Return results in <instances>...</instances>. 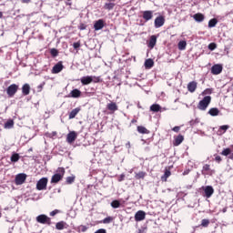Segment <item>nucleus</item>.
<instances>
[{"label": "nucleus", "instance_id": "a19ab883", "mask_svg": "<svg viewBox=\"0 0 233 233\" xmlns=\"http://www.w3.org/2000/svg\"><path fill=\"white\" fill-rule=\"evenodd\" d=\"M76 181V177H67L66 179V183L67 185H72Z\"/></svg>", "mask_w": 233, "mask_h": 233}, {"label": "nucleus", "instance_id": "20e7f679", "mask_svg": "<svg viewBox=\"0 0 233 233\" xmlns=\"http://www.w3.org/2000/svg\"><path fill=\"white\" fill-rule=\"evenodd\" d=\"M19 90V86L16 84H12L6 88V94L8 97H14L17 91Z\"/></svg>", "mask_w": 233, "mask_h": 233}, {"label": "nucleus", "instance_id": "aec40b11", "mask_svg": "<svg viewBox=\"0 0 233 233\" xmlns=\"http://www.w3.org/2000/svg\"><path fill=\"white\" fill-rule=\"evenodd\" d=\"M156 43H157V36L156 35H151L149 42L147 44L148 48H154V46H156Z\"/></svg>", "mask_w": 233, "mask_h": 233}, {"label": "nucleus", "instance_id": "49530a36", "mask_svg": "<svg viewBox=\"0 0 233 233\" xmlns=\"http://www.w3.org/2000/svg\"><path fill=\"white\" fill-rule=\"evenodd\" d=\"M101 76H92V83H101Z\"/></svg>", "mask_w": 233, "mask_h": 233}, {"label": "nucleus", "instance_id": "f3484780", "mask_svg": "<svg viewBox=\"0 0 233 233\" xmlns=\"http://www.w3.org/2000/svg\"><path fill=\"white\" fill-rule=\"evenodd\" d=\"M185 141V137L183 135H178L175 137V140L173 142L174 147H179Z\"/></svg>", "mask_w": 233, "mask_h": 233}, {"label": "nucleus", "instance_id": "7ed1b4c3", "mask_svg": "<svg viewBox=\"0 0 233 233\" xmlns=\"http://www.w3.org/2000/svg\"><path fill=\"white\" fill-rule=\"evenodd\" d=\"M36 222L40 223V225H47L50 227V225H52V218L45 214H42L36 217Z\"/></svg>", "mask_w": 233, "mask_h": 233}, {"label": "nucleus", "instance_id": "4be33fe9", "mask_svg": "<svg viewBox=\"0 0 233 233\" xmlns=\"http://www.w3.org/2000/svg\"><path fill=\"white\" fill-rule=\"evenodd\" d=\"M229 128H230V126L228 125L220 126L218 130V135L223 136V134H225V132H227Z\"/></svg>", "mask_w": 233, "mask_h": 233}, {"label": "nucleus", "instance_id": "c85d7f7f", "mask_svg": "<svg viewBox=\"0 0 233 233\" xmlns=\"http://www.w3.org/2000/svg\"><path fill=\"white\" fill-rule=\"evenodd\" d=\"M145 68H147V70H149V68H152V66H154V60L151 58H148L145 61Z\"/></svg>", "mask_w": 233, "mask_h": 233}, {"label": "nucleus", "instance_id": "680f3d73", "mask_svg": "<svg viewBox=\"0 0 233 233\" xmlns=\"http://www.w3.org/2000/svg\"><path fill=\"white\" fill-rule=\"evenodd\" d=\"M3 214L0 212V218H2Z\"/></svg>", "mask_w": 233, "mask_h": 233}, {"label": "nucleus", "instance_id": "1a4fd4ad", "mask_svg": "<svg viewBox=\"0 0 233 233\" xmlns=\"http://www.w3.org/2000/svg\"><path fill=\"white\" fill-rule=\"evenodd\" d=\"M76 139H77V133L76 131H70L67 134L66 142L69 143V145H72V143H74V141H76Z\"/></svg>", "mask_w": 233, "mask_h": 233}, {"label": "nucleus", "instance_id": "5fc2aeb1", "mask_svg": "<svg viewBox=\"0 0 233 233\" xmlns=\"http://www.w3.org/2000/svg\"><path fill=\"white\" fill-rule=\"evenodd\" d=\"M21 3L28 5V3H32V0H21Z\"/></svg>", "mask_w": 233, "mask_h": 233}, {"label": "nucleus", "instance_id": "6e6552de", "mask_svg": "<svg viewBox=\"0 0 233 233\" xmlns=\"http://www.w3.org/2000/svg\"><path fill=\"white\" fill-rule=\"evenodd\" d=\"M144 21L148 22L154 18V11L147 10L142 12Z\"/></svg>", "mask_w": 233, "mask_h": 233}, {"label": "nucleus", "instance_id": "72a5a7b5", "mask_svg": "<svg viewBox=\"0 0 233 233\" xmlns=\"http://www.w3.org/2000/svg\"><path fill=\"white\" fill-rule=\"evenodd\" d=\"M20 157H21L19 156V154L14 153V154L11 156V161H12V163H17V161H19Z\"/></svg>", "mask_w": 233, "mask_h": 233}, {"label": "nucleus", "instance_id": "473e14b6", "mask_svg": "<svg viewBox=\"0 0 233 233\" xmlns=\"http://www.w3.org/2000/svg\"><path fill=\"white\" fill-rule=\"evenodd\" d=\"M146 176H147V172L140 171V172L136 174L135 177H136V179H145Z\"/></svg>", "mask_w": 233, "mask_h": 233}, {"label": "nucleus", "instance_id": "423d86ee", "mask_svg": "<svg viewBox=\"0 0 233 233\" xmlns=\"http://www.w3.org/2000/svg\"><path fill=\"white\" fill-rule=\"evenodd\" d=\"M223 72V66L221 64H216L211 67V74L213 76H219Z\"/></svg>", "mask_w": 233, "mask_h": 233}, {"label": "nucleus", "instance_id": "f257e3e1", "mask_svg": "<svg viewBox=\"0 0 233 233\" xmlns=\"http://www.w3.org/2000/svg\"><path fill=\"white\" fill-rule=\"evenodd\" d=\"M56 172L57 173L51 177L52 184H57L59 181L63 180V177H65V167H58Z\"/></svg>", "mask_w": 233, "mask_h": 233}, {"label": "nucleus", "instance_id": "c9c22d12", "mask_svg": "<svg viewBox=\"0 0 233 233\" xmlns=\"http://www.w3.org/2000/svg\"><path fill=\"white\" fill-rule=\"evenodd\" d=\"M115 6H116V4H114V3H106V4H105L104 8L106 10H114Z\"/></svg>", "mask_w": 233, "mask_h": 233}, {"label": "nucleus", "instance_id": "9d476101", "mask_svg": "<svg viewBox=\"0 0 233 233\" xmlns=\"http://www.w3.org/2000/svg\"><path fill=\"white\" fill-rule=\"evenodd\" d=\"M202 188L204 190L205 198H212V195L214 194V187H212V186L202 187Z\"/></svg>", "mask_w": 233, "mask_h": 233}, {"label": "nucleus", "instance_id": "a18cd8bd", "mask_svg": "<svg viewBox=\"0 0 233 233\" xmlns=\"http://www.w3.org/2000/svg\"><path fill=\"white\" fill-rule=\"evenodd\" d=\"M208 50H216L218 48V45L216 43H210L208 46Z\"/></svg>", "mask_w": 233, "mask_h": 233}, {"label": "nucleus", "instance_id": "8fccbe9b", "mask_svg": "<svg viewBox=\"0 0 233 233\" xmlns=\"http://www.w3.org/2000/svg\"><path fill=\"white\" fill-rule=\"evenodd\" d=\"M172 130H173V132H179V130H181V127H179V126H176V127H174L173 128H172Z\"/></svg>", "mask_w": 233, "mask_h": 233}, {"label": "nucleus", "instance_id": "4468645a", "mask_svg": "<svg viewBox=\"0 0 233 233\" xmlns=\"http://www.w3.org/2000/svg\"><path fill=\"white\" fill-rule=\"evenodd\" d=\"M63 68H65V66H63V62L60 61L53 66L52 74H59V72H61Z\"/></svg>", "mask_w": 233, "mask_h": 233}, {"label": "nucleus", "instance_id": "bb28decb", "mask_svg": "<svg viewBox=\"0 0 233 233\" xmlns=\"http://www.w3.org/2000/svg\"><path fill=\"white\" fill-rule=\"evenodd\" d=\"M137 130L138 134H150V130H148L147 127H145L143 126H138L137 127Z\"/></svg>", "mask_w": 233, "mask_h": 233}, {"label": "nucleus", "instance_id": "9b49d317", "mask_svg": "<svg viewBox=\"0 0 233 233\" xmlns=\"http://www.w3.org/2000/svg\"><path fill=\"white\" fill-rule=\"evenodd\" d=\"M214 170L210 168V165L205 164L202 167V175L203 176H212L214 174Z\"/></svg>", "mask_w": 233, "mask_h": 233}, {"label": "nucleus", "instance_id": "a211bd4d", "mask_svg": "<svg viewBox=\"0 0 233 233\" xmlns=\"http://www.w3.org/2000/svg\"><path fill=\"white\" fill-rule=\"evenodd\" d=\"M106 108H107V110L112 112V114H114V112L118 110L117 104H116V102H111V103L107 104Z\"/></svg>", "mask_w": 233, "mask_h": 233}, {"label": "nucleus", "instance_id": "ea45409f", "mask_svg": "<svg viewBox=\"0 0 233 233\" xmlns=\"http://www.w3.org/2000/svg\"><path fill=\"white\" fill-rule=\"evenodd\" d=\"M113 221H114V218L106 217L102 220V223H104L105 225H108V223H112Z\"/></svg>", "mask_w": 233, "mask_h": 233}, {"label": "nucleus", "instance_id": "6ab92c4d", "mask_svg": "<svg viewBox=\"0 0 233 233\" xmlns=\"http://www.w3.org/2000/svg\"><path fill=\"white\" fill-rule=\"evenodd\" d=\"M56 230H65V228H68V225L66 222L61 220L56 224Z\"/></svg>", "mask_w": 233, "mask_h": 233}, {"label": "nucleus", "instance_id": "e433bc0d", "mask_svg": "<svg viewBox=\"0 0 233 233\" xmlns=\"http://www.w3.org/2000/svg\"><path fill=\"white\" fill-rule=\"evenodd\" d=\"M187 48V41L178 42V50H185Z\"/></svg>", "mask_w": 233, "mask_h": 233}, {"label": "nucleus", "instance_id": "5701e85b", "mask_svg": "<svg viewBox=\"0 0 233 233\" xmlns=\"http://www.w3.org/2000/svg\"><path fill=\"white\" fill-rule=\"evenodd\" d=\"M81 83L84 86L90 85V83H92V76H83L81 78Z\"/></svg>", "mask_w": 233, "mask_h": 233}, {"label": "nucleus", "instance_id": "c756f323", "mask_svg": "<svg viewBox=\"0 0 233 233\" xmlns=\"http://www.w3.org/2000/svg\"><path fill=\"white\" fill-rule=\"evenodd\" d=\"M70 96L74 98L81 97V91L79 89H73Z\"/></svg>", "mask_w": 233, "mask_h": 233}, {"label": "nucleus", "instance_id": "3c124183", "mask_svg": "<svg viewBox=\"0 0 233 233\" xmlns=\"http://www.w3.org/2000/svg\"><path fill=\"white\" fill-rule=\"evenodd\" d=\"M79 30H86V25H85V24H80V25H79Z\"/></svg>", "mask_w": 233, "mask_h": 233}, {"label": "nucleus", "instance_id": "c03bdc74", "mask_svg": "<svg viewBox=\"0 0 233 233\" xmlns=\"http://www.w3.org/2000/svg\"><path fill=\"white\" fill-rule=\"evenodd\" d=\"M57 214H61V210L55 209L49 213V216H51V218H54L55 216H57Z\"/></svg>", "mask_w": 233, "mask_h": 233}, {"label": "nucleus", "instance_id": "4d7b16f0", "mask_svg": "<svg viewBox=\"0 0 233 233\" xmlns=\"http://www.w3.org/2000/svg\"><path fill=\"white\" fill-rule=\"evenodd\" d=\"M131 123H132V125H134V124L137 123V119H132Z\"/></svg>", "mask_w": 233, "mask_h": 233}, {"label": "nucleus", "instance_id": "bf43d9fd", "mask_svg": "<svg viewBox=\"0 0 233 233\" xmlns=\"http://www.w3.org/2000/svg\"><path fill=\"white\" fill-rule=\"evenodd\" d=\"M66 5H67V6H72V4H71L70 2H67V3H66Z\"/></svg>", "mask_w": 233, "mask_h": 233}, {"label": "nucleus", "instance_id": "603ef678", "mask_svg": "<svg viewBox=\"0 0 233 233\" xmlns=\"http://www.w3.org/2000/svg\"><path fill=\"white\" fill-rule=\"evenodd\" d=\"M215 161H217V163H221V161H223V159L219 156H216Z\"/></svg>", "mask_w": 233, "mask_h": 233}, {"label": "nucleus", "instance_id": "393cba45", "mask_svg": "<svg viewBox=\"0 0 233 233\" xmlns=\"http://www.w3.org/2000/svg\"><path fill=\"white\" fill-rule=\"evenodd\" d=\"M79 112H81V107H76V108L73 109L69 113V119H74V117H76V116H77V114H79Z\"/></svg>", "mask_w": 233, "mask_h": 233}, {"label": "nucleus", "instance_id": "37998d69", "mask_svg": "<svg viewBox=\"0 0 233 233\" xmlns=\"http://www.w3.org/2000/svg\"><path fill=\"white\" fill-rule=\"evenodd\" d=\"M208 225H210V220H208V219H207V218L202 219V221H201V227L207 228V227H208Z\"/></svg>", "mask_w": 233, "mask_h": 233}, {"label": "nucleus", "instance_id": "f704fd0d", "mask_svg": "<svg viewBox=\"0 0 233 233\" xmlns=\"http://www.w3.org/2000/svg\"><path fill=\"white\" fill-rule=\"evenodd\" d=\"M218 25V19L217 18H213V19H210L208 21V27L209 28H214V26H216Z\"/></svg>", "mask_w": 233, "mask_h": 233}, {"label": "nucleus", "instance_id": "6e6d98bb", "mask_svg": "<svg viewBox=\"0 0 233 233\" xmlns=\"http://www.w3.org/2000/svg\"><path fill=\"white\" fill-rule=\"evenodd\" d=\"M118 181L121 182V181H125V175H121L118 178Z\"/></svg>", "mask_w": 233, "mask_h": 233}, {"label": "nucleus", "instance_id": "13d9d810", "mask_svg": "<svg viewBox=\"0 0 233 233\" xmlns=\"http://www.w3.org/2000/svg\"><path fill=\"white\" fill-rule=\"evenodd\" d=\"M188 172H189L188 170L184 171L183 176H187Z\"/></svg>", "mask_w": 233, "mask_h": 233}, {"label": "nucleus", "instance_id": "f8f14e48", "mask_svg": "<svg viewBox=\"0 0 233 233\" xmlns=\"http://www.w3.org/2000/svg\"><path fill=\"white\" fill-rule=\"evenodd\" d=\"M165 25V16L160 15L155 19V28H161Z\"/></svg>", "mask_w": 233, "mask_h": 233}, {"label": "nucleus", "instance_id": "dca6fc26", "mask_svg": "<svg viewBox=\"0 0 233 233\" xmlns=\"http://www.w3.org/2000/svg\"><path fill=\"white\" fill-rule=\"evenodd\" d=\"M198 89V82L196 81H191L187 84V90L188 92H190L191 94H194V92H196V90Z\"/></svg>", "mask_w": 233, "mask_h": 233}, {"label": "nucleus", "instance_id": "4c0bfd02", "mask_svg": "<svg viewBox=\"0 0 233 233\" xmlns=\"http://www.w3.org/2000/svg\"><path fill=\"white\" fill-rule=\"evenodd\" d=\"M221 156H230V154H232V149H230L229 147H227L225 149L222 150V152L220 153Z\"/></svg>", "mask_w": 233, "mask_h": 233}, {"label": "nucleus", "instance_id": "cd10ccee", "mask_svg": "<svg viewBox=\"0 0 233 233\" xmlns=\"http://www.w3.org/2000/svg\"><path fill=\"white\" fill-rule=\"evenodd\" d=\"M170 176H172L170 169L166 168L164 175L161 177V180L167 182V180L168 179V177H170Z\"/></svg>", "mask_w": 233, "mask_h": 233}, {"label": "nucleus", "instance_id": "b1692460", "mask_svg": "<svg viewBox=\"0 0 233 233\" xmlns=\"http://www.w3.org/2000/svg\"><path fill=\"white\" fill-rule=\"evenodd\" d=\"M22 94H23V96H28L30 94V85L29 84H25L22 86Z\"/></svg>", "mask_w": 233, "mask_h": 233}, {"label": "nucleus", "instance_id": "7c9ffc66", "mask_svg": "<svg viewBox=\"0 0 233 233\" xmlns=\"http://www.w3.org/2000/svg\"><path fill=\"white\" fill-rule=\"evenodd\" d=\"M14 125H15L14 120L13 119H9V120H7L5 123L4 128H8V129L14 128Z\"/></svg>", "mask_w": 233, "mask_h": 233}, {"label": "nucleus", "instance_id": "39448f33", "mask_svg": "<svg viewBox=\"0 0 233 233\" xmlns=\"http://www.w3.org/2000/svg\"><path fill=\"white\" fill-rule=\"evenodd\" d=\"M47 185H48V178L42 177L36 183V190H46Z\"/></svg>", "mask_w": 233, "mask_h": 233}, {"label": "nucleus", "instance_id": "0eeeda50", "mask_svg": "<svg viewBox=\"0 0 233 233\" xmlns=\"http://www.w3.org/2000/svg\"><path fill=\"white\" fill-rule=\"evenodd\" d=\"M26 181V174L19 173L15 176V185H23Z\"/></svg>", "mask_w": 233, "mask_h": 233}, {"label": "nucleus", "instance_id": "79ce46f5", "mask_svg": "<svg viewBox=\"0 0 233 233\" xmlns=\"http://www.w3.org/2000/svg\"><path fill=\"white\" fill-rule=\"evenodd\" d=\"M50 54L53 57H57V56H59V51H57L56 48H52L50 50Z\"/></svg>", "mask_w": 233, "mask_h": 233}, {"label": "nucleus", "instance_id": "2f4dec72", "mask_svg": "<svg viewBox=\"0 0 233 233\" xmlns=\"http://www.w3.org/2000/svg\"><path fill=\"white\" fill-rule=\"evenodd\" d=\"M150 110L151 112H159V110H161V106H159V104H153L150 106Z\"/></svg>", "mask_w": 233, "mask_h": 233}, {"label": "nucleus", "instance_id": "e2e57ef3", "mask_svg": "<svg viewBox=\"0 0 233 233\" xmlns=\"http://www.w3.org/2000/svg\"><path fill=\"white\" fill-rule=\"evenodd\" d=\"M67 1H70V0H67Z\"/></svg>", "mask_w": 233, "mask_h": 233}, {"label": "nucleus", "instance_id": "de8ad7c7", "mask_svg": "<svg viewBox=\"0 0 233 233\" xmlns=\"http://www.w3.org/2000/svg\"><path fill=\"white\" fill-rule=\"evenodd\" d=\"M79 229L81 230V232H86V230H88V228L85 225H81L79 226Z\"/></svg>", "mask_w": 233, "mask_h": 233}, {"label": "nucleus", "instance_id": "864d4df0", "mask_svg": "<svg viewBox=\"0 0 233 233\" xmlns=\"http://www.w3.org/2000/svg\"><path fill=\"white\" fill-rule=\"evenodd\" d=\"M95 233H106V229L100 228V229L96 230Z\"/></svg>", "mask_w": 233, "mask_h": 233}, {"label": "nucleus", "instance_id": "ddd939ff", "mask_svg": "<svg viewBox=\"0 0 233 233\" xmlns=\"http://www.w3.org/2000/svg\"><path fill=\"white\" fill-rule=\"evenodd\" d=\"M103 28H105V20L99 19V20L95 22L94 29L96 31L103 30Z\"/></svg>", "mask_w": 233, "mask_h": 233}, {"label": "nucleus", "instance_id": "58836bf2", "mask_svg": "<svg viewBox=\"0 0 233 233\" xmlns=\"http://www.w3.org/2000/svg\"><path fill=\"white\" fill-rule=\"evenodd\" d=\"M111 207L112 208H119V207H121V202H119V200H113L111 202Z\"/></svg>", "mask_w": 233, "mask_h": 233}, {"label": "nucleus", "instance_id": "412c9836", "mask_svg": "<svg viewBox=\"0 0 233 233\" xmlns=\"http://www.w3.org/2000/svg\"><path fill=\"white\" fill-rule=\"evenodd\" d=\"M193 19H195L197 23H203V21H205V15L197 13L193 15Z\"/></svg>", "mask_w": 233, "mask_h": 233}, {"label": "nucleus", "instance_id": "052dcab7", "mask_svg": "<svg viewBox=\"0 0 233 233\" xmlns=\"http://www.w3.org/2000/svg\"><path fill=\"white\" fill-rule=\"evenodd\" d=\"M0 19H3V12L0 11Z\"/></svg>", "mask_w": 233, "mask_h": 233}, {"label": "nucleus", "instance_id": "a878e982", "mask_svg": "<svg viewBox=\"0 0 233 233\" xmlns=\"http://www.w3.org/2000/svg\"><path fill=\"white\" fill-rule=\"evenodd\" d=\"M209 116L216 117V116H219V109L218 107H212L208 110Z\"/></svg>", "mask_w": 233, "mask_h": 233}, {"label": "nucleus", "instance_id": "2eb2a0df", "mask_svg": "<svg viewBox=\"0 0 233 233\" xmlns=\"http://www.w3.org/2000/svg\"><path fill=\"white\" fill-rule=\"evenodd\" d=\"M145 218H147V213H145L143 210H138L135 214V221H143Z\"/></svg>", "mask_w": 233, "mask_h": 233}, {"label": "nucleus", "instance_id": "09e8293b", "mask_svg": "<svg viewBox=\"0 0 233 233\" xmlns=\"http://www.w3.org/2000/svg\"><path fill=\"white\" fill-rule=\"evenodd\" d=\"M73 46H74L75 50H77V48H79L81 46V43L76 42L73 44Z\"/></svg>", "mask_w": 233, "mask_h": 233}, {"label": "nucleus", "instance_id": "f03ea898", "mask_svg": "<svg viewBox=\"0 0 233 233\" xmlns=\"http://www.w3.org/2000/svg\"><path fill=\"white\" fill-rule=\"evenodd\" d=\"M212 101V96H206L202 100H200L198 104V110H207L208 108V105H210Z\"/></svg>", "mask_w": 233, "mask_h": 233}]
</instances>
